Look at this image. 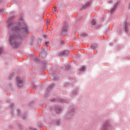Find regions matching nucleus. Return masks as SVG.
<instances>
[{
	"label": "nucleus",
	"mask_w": 130,
	"mask_h": 130,
	"mask_svg": "<svg viewBox=\"0 0 130 130\" xmlns=\"http://www.w3.org/2000/svg\"><path fill=\"white\" fill-rule=\"evenodd\" d=\"M116 7H115V6H114V7H113V8H112L111 10V14H113V13L114 12H115V10H116Z\"/></svg>",
	"instance_id": "nucleus-8"
},
{
	"label": "nucleus",
	"mask_w": 130,
	"mask_h": 130,
	"mask_svg": "<svg viewBox=\"0 0 130 130\" xmlns=\"http://www.w3.org/2000/svg\"><path fill=\"white\" fill-rule=\"evenodd\" d=\"M53 80H54V81H56V78H54Z\"/></svg>",
	"instance_id": "nucleus-20"
},
{
	"label": "nucleus",
	"mask_w": 130,
	"mask_h": 130,
	"mask_svg": "<svg viewBox=\"0 0 130 130\" xmlns=\"http://www.w3.org/2000/svg\"><path fill=\"white\" fill-rule=\"evenodd\" d=\"M87 36H88V34H87L86 33L81 34V37H87Z\"/></svg>",
	"instance_id": "nucleus-11"
},
{
	"label": "nucleus",
	"mask_w": 130,
	"mask_h": 130,
	"mask_svg": "<svg viewBox=\"0 0 130 130\" xmlns=\"http://www.w3.org/2000/svg\"><path fill=\"white\" fill-rule=\"evenodd\" d=\"M19 38H21L20 36H19Z\"/></svg>",
	"instance_id": "nucleus-25"
},
{
	"label": "nucleus",
	"mask_w": 130,
	"mask_h": 130,
	"mask_svg": "<svg viewBox=\"0 0 130 130\" xmlns=\"http://www.w3.org/2000/svg\"><path fill=\"white\" fill-rule=\"evenodd\" d=\"M68 32V28L66 26H64L63 28H62V35H63V32Z\"/></svg>",
	"instance_id": "nucleus-6"
},
{
	"label": "nucleus",
	"mask_w": 130,
	"mask_h": 130,
	"mask_svg": "<svg viewBox=\"0 0 130 130\" xmlns=\"http://www.w3.org/2000/svg\"><path fill=\"white\" fill-rule=\"evenodd\" d=\"M91 24H92V25H96V22L94 19L91 21Z\"/></svg>",
	"instance_id": "nucleus-13"
},
{
	"label": "nucleus",
	"mask_w": 130,
	"mask_h": 130,
	"mask_svg": "<svg viewBox=\"0 0 130 130\" xmlns=\"http://www.w3.org/2000/svg\"><path fill=\"white\" fill-rule=\"evenodd\" d=\"M61 42H62V43H63V41H62Z\"/></svg>",
	"instance_id": "nucleus-23"
},
{
	"label": "nucleus",
	"mask_w": 130,
	"mask_h": 130,
	"mask_svg": "<svg viewBox=\"0 0 130 130\" xmlns=\"http://www.w3.org/2000/svg\"><path fill=\"white\" fill-rule=\"evenodd\" d=\"M90 6V2H87L85 5H84L83 6L84 9H87V8H88V7Z\"/></svg>",
	"instance_id": "nucleus-7"
},
{
	"label": "nucleus",
	"mask_w": 130,
	"mask_h": 130,
	"mask_svg": "<svg viewBox=\"0 0 130 130\" xmlns=\"http://www.w3.org/2000/svg\"><path fill=\"white\" fill-rule=\"evenodd\" d=\"M12 77H13V76L12 75H11V77H12Z\"/></svg>",
	"instance_id": "nucleus-24"
},
{
	"label": "nucleus",
	"mask_w": 130,
	"mask_h": 130,
	"mask_svg": "<svg viewBox=\"0 0 130 130\" xmlns=\"http://www.w3.org/2000/svg\"><path fill=\"white\" fill-rule=\"evenodd\" d=\"M69 53H70V51L68 50H66L61 51L60 53H59L58 55H59V56H62L64 55H68Z\"/></svg>",
	"instance_id": "nucleus-2"
},
{
	"label": "nucleus",
	"mask_w": 130,
	"mask_h": 130,
	"mask_svg": "<svg viewBox=\"0 0 130 130\" xmlns=\"http://www.w3.org/2000/svg\"><path fill=\"white\" fill-rule=\"evenodd\" d=\"M18 87H23V81L20 77H17Z\"/></svg>",
	"instance_id": "nucleus-4"
},
{
	"label": "nucleus",
	"mask_w": 130,
	"mask_h": 130,
	"mask_svg": "<svg viewBox=\"0 0 130 130\" xmlns=\"http://www.w3.org/2000/svg\"><path fill=\"white\" fill-rule=\"evenodd\" d=\"M111 128V127L110 126V124H109L108 123H106L104 124L102 130H110Z\"/></svg>",
	"instance_id": "nucleus-3"
},
{
	"label": "nucleus",
	"mask_w": 130,
	"mask_h": 130,
	"mask_svg": "<svg viewBox=\"0 0 130 130\" xmlns=\"http://www.w3.org/2000/svg\"><path fill=\"white\" fill-rule=\"evenodd\" d=\"M11 107H14V104H11Z\"/></svg>",
	"instance_id": "nucleus-19"
},
{
	"label": "nucleus",
	"mask_w": 130,
	"mask_h": 130,
	"mask_svg": "<svg viewBox=\"0 0 130 130\" xmlns=\"http://www.w3.org/2000/svg\"><path fill=\"white\" fill-rule=\"evenodd\" d=\"M8 28L9 29V40L10 44H11L12 47L14 48H17L20 46V43H17L16 42V39H19V37H16L15 35V32H20V33H24L26 34L28 33V27L25 24L20 23L18 24L11 23L9 24Z\"/></svg>",
	"instance_id": "nucleus-1"
},
{
	"label": "nucleus",
	"mask_w": 130,
	"mask_h": 130,
	"mask_svg": "<svg viewBox=\"0 0 130 130\" xmlns=\"http://www.w3.org/2000/svg\"><path fill=\"white\" fill-rule=\"evenodd\" d=\"M128 9H130V3L128 4Z\"/></svg>",
	"instance_id": "nucleus-21"
},
{
	"label": "nucleus",
	"mask_w": 130,
	"mask_h": 130,
	"mask_svg": "<svg viewBox=\"0 0 130 130\" xmlns=\"http://www.w3.org/2000/svg\"><path fill=\"white\" fill-rule=\"evenodd\" d=\"M53 12V13H56V12H57V8L56 7H54L53 9H52Z\"/></svg>",
	"instance_id": "nucleus-12"
},
{
	"label": "nucleus",
	"mask_w": 130,
	"mask_h": 130,
	"mask_svg": "<svg viewBox=\"0 0 130 130\" xmlns=\"http://www.w3.org/2000/svg\"><path fill=\"white\" fill-rule=\"evenodd\" d=\"M50 89H51V86H49V87L48 88V89H47L48 91H50Z\"/></svg>",
	"instance_id": "nucleus-17"
},
{
	"label": "nucleus",
	"mask_w": 130,
	"mask_h": 130,
	"mask_svg": "<svg viewBox=\"0 0 130 130\" xmlns=\"http://www.w3.org/2000/svg\"><path fill=\"white\" fill-rule=\"evenodd\" d=\"M48 44H49V42H45V45H46V46H47V45H48Z\"/></svg>",
	"instance_id": "nucleus-15"
},
{
	"label": "nucleus",
	"mask_w": 130,
	"mask_h": 130,
	"mask_svg": "<svg viewBox=\"0 0 130 130\" xmlns=\"http://www.w3.org/2000/svg\"><path fill=\"white\" fill-rule=\"evenodd\" d=\"M56 113H59V112H61V108L60 107H57L55 108Z\"/></svg>",
	"instance_id": "nucleus-5"
},
{
	"label": "nucleus",
	"mask_w": 130,
	"mask_h": 130,
	"mask_svg": "<svg viewBox=\"0 0 130 130\" xmlns=\"http://www.w3.org/2000/svg\"><path fill=\"white\" fill-rule=\"evenodd\" d=\"M2 52H3V48H0V54Z\"/></svg>",
	"instance_id": "nucleus-16"
},
{
	"label": "nucleus",
	"mask_w": 130,
	"mask_h": 130,
	"mask_svg": "<svg viewBox=\"0 0 130 130\" xmlns=\"http://www.w3.org/2000/svg\"><path fill=\"white\" fill-rule=\"evenodd\" d=\"M80 71H85V67H82Z\"/></svg>",
	"instance_id": "nucleus-14"
},
{
	"label": "nucleus",
	"mask_w": 130,
	"mask_h": 130,
	"mask_svg": "<svg viewBox=\"0 0 130 130\" xmlns=\"http://www.w3.org/2000/svg\"><path fill=\"white\" fill-rule=\"evenodd\" d=\"M58 123H59V122L58 121L57 122V124L58 125Z\"/></svg>",
	"instance_id": "nucleus-22"
},
{
	"label": "nucleus",
	"mask_w": 130,
	"mask_h": 130,
	"mask_svg": "<svg viewBox=\"0 0 130 130\" xmlns=\"http://www.w3.org/2000/svg\"><path fill=\"white\" fill-rule=\"evenodd\" d=\"M68 115H70V116H72V115H73V113H69Z\"/></svg>",
	"instance_id": "nucleus-18"
},
{
	"label": "nucleus",
	"mask_w": 130,
	"mask_h": 130,
	"mask_svg": "<svg viewBox=\"0 0 130 130\" xmlns=\"http://www.w3.org/2000/svg\"><path fill=\"white\" fill-rule=\"evenodd\" d=\"M71 69V66L70 64H68L66 67V69L65 70L66 71H69V70H70Z\"/></svg>",
	"instance_id": "nucleus-10"
},
{
	"label": "nucleus",
	"mask_w": 130,
	"mask_h": 130,
	"mask_svg": "<svg viewBox=\"0 0 130 130\" xmlns=\"http://www.w3.org/2000/svg\"><path fill=\"white\" fill-rule=\"evenodd\" d=\"M97 47V45L96 44H93L91 45V48L92 49H95Z\"/></svg>",
	"instance_id": "nucleus-9"
},
{
	"label": "nucleus",
	"mask_w": 130,
	"mask_h": 130,
	"mask_svg": "<svg viewBox=\"0 0 130 130\" xmlns=\"http://www.w3.org/2000/svg\"><path fill=\"white\" fill-rule=\"evenodd\" d=\"M44 37H45V36H44Z\"/></svg>",
	"instance_id": "nucleus-26"
}]
</instances>
